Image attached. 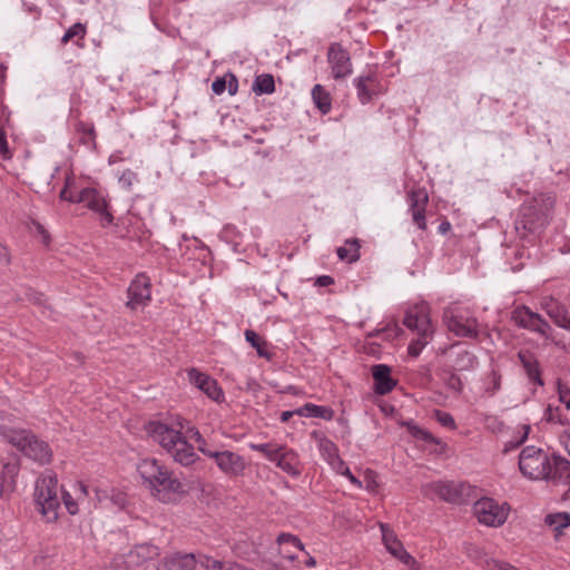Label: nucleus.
Segmentation results:
<instances>
[{
  "label": "nucleus",
  "instance_id": "nucleus-56",
  "mask_svg": "<svg viewBox=\"0 0 570 570\" xmlns=\"http://www.w3.org/2000/svg\"><path fill=\"white\" fill-rule=\"evenodd\" d=\"M6 68L0 67V108L4 111L7 106L4 105V80H6Z\"/></svg>",
  "mask_w": 570,
  "mask_h": 570
},
{
  "label": "nucleus",
  "instance_id": "nucleus-31",
  "mask_svg": "<svg viewBox=\"0 0 570 570\" xmlns=\"http://www.w3.org/2000/svg\"><path fill=\"white\" fill-rule=\"evenodd\" d=\"M401 426H405L409 433L416 440H422L430 444H440L439 439L433 436L429 431L419 426L413 420L401 421Z\"/></svg>",
  "mask_w": 570,
  "mask_h": 570
},
{
  "label": "nucleus",
  "instance_id": "nucleus-16",
  "mask_svg": "<svg viewBox=\"0 0 570 570\" xmlns=\"http://www.w3.org/2000/svg\"><path fill=\"white\" fill-rule=\"evenodd\" d=\"M188 382L202 391L210 400L222 403L225 400L224 392L217 381L196 367L187 370Z\"/></svg>",
  "mask_w": 570,
  "mask_h": 570
},
{
  "label": "nucleus",
  "instance_id": "nucleus-26",
  "mask_svg": "<svg viewBox=\"0 0 570 570\" xmlns=\"http://www.w3.org/2000/svg\"><path fill=\"white\" fill-rule=\"evenodd\" d=\"M518 357L529 381L538 386H542L543 380L541 377V367L538 358L528 351L519 352Z\"/></svg>",
  "mask_w": 570,
  "mask_h": 570
},
{
  "label": "nucleus",
  "instance_id": "nucleus-58",
  "mask_svg": "<svg viewBox=\"0 0 570 570\" xmlns=\"http://www.w3.org/2000/svg\"><path fill=\"white\" fill-rule=\"evenodd\" d=\"M448 386L455 391V392H460L462 390V382H461V379L459 376H456L455 374H452L449 380H448Z\"/></svg>",
  "mask_w": 570,
  "mask_h": 570
},
{
  "label": "nucleus",
  "instance_id": "nucleus-61",
  "mask_svg": "<svg viewBox=\"0 0 570 570\" xmlns=\"http://www.w3.org/2000/svg\"><path fill=\"white\" fill-rule=\"evenodd\" d=\"M35 226H36V230L39 235H41L42 237V242L43 244L48 245L49 242H50V236H49V233L46 230V228L39 224V223H35Z\"/></svg>",
  "mask_w": 570,
  "mask_h": 570
},
{
  "label": "nucleus",
  "instance_id": "nucleus-50",
  "mask_svg": "<svg viewBox=\"0 0 570 570\" xmlns=\"http://www.w3.org/2000/svg\"><path fill=\"white\" fill-rule=\"evenodd\" d=\"M72 495L78 502H82L88 495L87 485L82 482H76L72 485Z\"/></svg>",
  "mask_w": 570,
  "mask_h": 570
},
{
  "label": "nucleus",
  "instance_id": "nucleus-52",
  "mask_svg": "<svg viewBox=\"0 0 570 570\" xmlns=\"http://www.w3.org/2000/svg\"><path fill=\"white\" fill-rule=\"evenodd\" d=\"M485 428L491 430L492 432H500L503 430V422L500 421L497 416L488 415L484 420Z\"/></svg>",
  "mask_w": 570,
  "mask_h": 570
},
{
  "label": "nucleus",
  "instance_id": "nucleus-30",
  "mask_svg": "<svg viewBox=\"0 0 570 570\" xmlns=\"http://www.w3.org/2000/svg\"><path fill=\"white\" fill-rule=\"evenodd\" d=\"M245 340L250 344L252 347L256 350L258 356L266 360L272 358L273 354L268 351V343L263 340L255 331L246 330Z\"/></svg>",
  "mask_w": 570,
  "mask_h": 570
},
{
  "label": "nucleus",
  "instance_id": "nucleus-57",
  "mask_svg": "<svg viewBox=\"0 0 570 570\" xmlns=\"http://www.w3.org/2000/svg\"><path fill=\"white\" fill-rule=\"evenodd\" d=\"M226 89V80L224 78H216L212 83V90L216 95H222Z\"/></svg>",
  "mask_w": 570,
  "mask_h": 570
},
{
  "label": "nucleus",
  "instance_id": "nucleus-63",
  "mask_svg": "<svg viewBox=\"0 0 570 570\" xmlns=\"http://www.w3.org/2000/svg\"><path fill=\"white\" fill-rule=\"evenodd\" d=\"M333 283H334V279L328 275H322V276L317 277V279H316V285L323 286V287L332 285Z\"/></svg>",
  "mask_w": 570,
  "mask_h": 570
},
{
  "label": "nucleus",
  "instance_id": "nucleus-20",
  "mask_svg": "<svg viewBox=\"0 0 570 570\" xmlns=\"http://www.w3.org/2000/svg\"><path fill=\"white\" fill-rule=\"evenodd\" d=\"M20 472L18 462H7L0 470V500L9 501L17 490V481Z\"/></svg>",
  "mask_w": 570,
  "mask_h": 570
},
{
  "label": "nucleus",
  "instance_id": "nucleus-38",
  "mask_svg": "<svg viewBox=\"0 0 570 570\" xmlns=\"http://www.w3.org/2000/svg\"><path fill=\"white\" fill-rule=\"evenodd\" d=\"M530 425H521L520 429L517 431V434L504 444L503 451L507 453L519 448L528 439Z\"/></svg>",
  "mask_w": 570,
  "mask_h": 570
},
{
  "label": "nucleus",
  "instance_id": "nucleus-6",
  "mask_svg": "<svg viewBox=\"0 0 570 570\" xmlns=\"http://www.w3.org/2000/svg\"><path fill=\"white\" fill-rule=\"evenodd\" d=\"M0 433L8 443L32 461L39 464H47L51 461L52 451L48 443L38 440L31 432L2 426Z\"/></svg>",
  "mask_w": 570,
  "mask_h": 570
},
{
  "label": "nucleus",
  "instance_id": "nucleus-14",
  "mask_svg": "<svg viewBox=\"0 0 570 570\" xmlns=\"http://www.w3.org/2000/svg\"><path fill=\"white\" fill-rule=\"evenodd\" d=\"M210 460H213L218 470L228 478L243 475L247 466L243 455L226 449H217Z\"/></svg>",
  "mask_w": 570,
  "mask_h": 570
},
{
  "label": "nucleus",
  "instance_id": "nucleus-11",
  "mask_svg": "<svg viewBox=\"0 0 570 570\" xmlns=\"http://www.w3.org/2000/svg\"><path fill=\"white\" fill-rule=\"evenodd\" d=\"M511 507L508 502H498L492 498H481L473 504V514L481 524L501 527L508 519Z\"/></svg>",
  "mask_w": 570,
  "mask_h": 570
},
{
  "label": "nucleus",
  "instance_id": "nucleus-5",
  "mask_svg": "<svg viewBox=\"0 0 570 570\" xmlns=\"http://www.w3.org/2000/svg\"><path fill=\"white\" fill-rule=\"evenodd\" d=\"M554 200V196L551 194H539L524 202L515 222L517 230L523 229L528 233L541 230L549 224Z\"/></svg>",
  "mask_w": 570,
  "mask_h": 570
},
{
  "label": "nucleus",
  "instance_id": "nucleus-15",
  "mask_svg": "<svg viewBox=\"0 0 570 570\" xmlns=\"http://www.w3.org/2000/svg\"><path fill=\"white\" fill-rule=\"evenodd\" d=\"M327 62L334 79H344L353 72L351 56L341 43L334 42L328 47Z\"/></svg>",
  "mask_w": 570,
  "mask_h": 570
},
{
  "label": "nucleus",
  "instance_id": "nucleus-13",
  "mask_svg": "<svg viewBox=\"0 0 570 570\" xmlns=\"http://www.w3.org/2000/svg\"><path fill=\"white\" fill-rule=\"evenodd\" d=\"M422 492L430 499L439 498L449 503H460L466 492V487L461 482L435 481L422 487Z\"/></svg>",
  "mask_w": 570,
  "mask_h": 570
},
{
  "label": "nucleus",
  "instance_id": "nucleus-21",
  "mask_svg": "<svg viewBox=\"0 0 570 570\" xmlns=\"http://www.w3.org/2000/svg\"><path fill=\"white\" fill-rule=\"evenodd\" d=\"M273 463L292 476H298L302 472L298 454L285 445L281 446Z\"/></svg>",
  "mask_w": 570,
  "mask_h": 570
},
{
  "label": "nucleus",
  "instance_id": "nucleus-23",
  "mask_svg": "<svg viewBox=\"0 0 570 570\" xmlns=\"http://www.w3.org/2000/svg\"><path fill=\"white\" fill-rule=\"evenodd\" d=\"M374 379V391L379 395L390 393L396 385V381L391 376V367L386 364H376L372 366Z\"/></svg>",
  "mask_w": 570,
  "mask_h": 570
},
{
  "label": "nucleus",
  "instance_id": "nucleus-54",
  "mask_svg": "<svg viewBox=\"0 0 570 570\" xmlns=\"http://www.w3.org/2000/svg\"><path fill=\"white\" fill-rule=\"evenodd\" d=\"M0 157L2 159H9L11 157L8 148V142L6 138V134L0 129Z\"/></svg>",
  "mask_w": 570,
  "mask_h": 570
},
{
  "label": "nucleus",
  "instance_id": "nucleus-4",
  "mask_svg": "<svg viewBox=\"0 0 570 570\" xmlns=\"http://www.w3.org/2000/svg\"><path fill=\"white\" fill-rule=\"evenodd\" d=\"M138 472L151 494L164 503L173 502L184 493L183 483L156 459L141 460L138 464Z\"/></svg>",
  "mask_w": 570,
  "mask_h": 570
},
{
  "label": "nucleus",
  "instance_id": "nucleus-43",
  "mask_svg": "<svg viewBox=\"0 0 570 570\" xmlns=\"http://www.w3.org/2000/svg\"><path fill=\"white\" fill-rule=\"evenodd\" d=\"M197 563H199L206 570H226V563H223L222 561L206 554H199L197 558Z\"/></svg>",
  "mask_w": 570,
  "mask_h": 570
},
{
  "label": "nucleus",
  "instance_id": "nucleus-12",
  "mask_svg": "<svg viewBox=\"0 0 570 570\" xmlns=\"http://www.w3.org/2000/svg\"><path fill=\"white\" fill-rule=\"evenodd\" d=\"M511 321L520 328L528 330L540 335L546 340L552 338V327L538 313L531 311L528 306H517L511 314Z\"/></svg>",
  "mask_w": 570,
  "mask_h": 570
},
{
  "label": "nucleus",
  "instance_id": "nucleus-48",
  "mask_svg": "<svg viewBox=\"0 0 570 570\" xmlns=\"http://www.w3.org/2000/svg\"><path fill=\"white\" fill-rule=\"evenodd\" d=\"M62 500H63V503L66 505V509L67 511L75 515L78 513L79 511V503L75 497L72 495V493H70L69 491H63L62 492Z\"/></svg>",
  "mask_w": 570,
  "mask_h": 570
},
{
  "label": "nucleus",
  "instance_id": "nucleus-24",
  "mask_svg": "<svg viewBox=\"0 0 570 570\" xmlns=\"http://www.w3.org/2000/svg\"><path fill=\"white\" fill-rule=\"evenodd\" d=\"M159 556V548L151 543L135 546L127 556L129 567H141L145 562Z\"/></svg>",
  "mask_w": 570,
  "mask_h": 570
},
{
  "label": "nucleus",
  "instance_id": "nucleus-41",
  "mask_svg": "<svg viewBox=\"0 0 570 570\" xmlns=\"http://www.w3.org/2000/svg\"><path fill=\"white\" fill-rule=\"evenodd\" d=\"M86 33V26L81 22H76L71 27H69L68 30L65 32V35L61 38V43L66 45L75 38L82 40Z\"/></svg>",
  "mask_w": 570,
  "mask_h": 570
},
{
  "label": "nucleus",
  "instance_id": "nucleus-28",
  "mask_svg": "<svg viewBox=\"0 0 570 570\" xmlns=\"http://www.w3.org/2000/svg\"><path fill=\"white\" fill-rule=\"evenodd\" d=\"M313 438L317 441L318 451L322 458L330 463L335 460L338 455V449L336 444L322 433L313 432Z\"/></svg>",
  "mask_w": 570,
  "mask_h": 570
},
{
  "label": "nucleus",
  "instance_id": "nucleus-60",
  "mask_svg": "<svg viewBox=\"0 0 570 570\" xmlns=\"http://www.w3.org/2000/svg\"><path fill=\"white\" fill-rule=\"evenodd\" d=\"M343 476L347 478L348 481L357 489L362 488V482L352 473L350 468H344Z\"/></svg>",
  "mask_w": 570,
  "mask_h": 570
},
{
  "label": "nucleus",
  "instance_id": "nucleus-29",
  "mask_svg": "<svg viewBox=\"0 0 570 570\" xmlns=\"http://www.w3.org/2000/svg\"><path fill=\"white\" fill-rule=\"evenodd\" d=\"M360 247L357 238H350L345 240L344 246L336 249V254L341 261L354 263L360 258Z\"/></svg>",
  "mask_w": 570,
  "mask_h": 570
},
{
  "label": "nucleus",
  "instance_id": "nucleus-45",
  "mask_svg": "<svg viewBox=\"0 0 570 570\" xmlns=\"http://www.w3.org/2000/svg\"><path fill=\"white\" fill-rule=\"evenodd\" d=\"M433 416L442 426L449 428L451 430L456 429L454 417L450 413L441 410H435L433 412Z\"/></svg>",
  "mask_w": 570,
  "mask_h": 570
},
{
  "label": "nucleus",
  "instance_id": "nucleus-53",
  "mask_svg": "<svg viewBox=\"0 0 570 570\" xmlns=\"http://www.w3.org/2000/svg\"><path fill=\"white\" fill-rule=\"evenodd\" d=\"M80 128L83 132V137L81 138L82 142L87 145H94L96 139L95 128L92 126L87 127L83 124L80 125Z\"/></svg>",
  "mask_w": 570,
  "mask_h": 570
},
{
  "label": "nucleus",
  "instance_id": "nucleus-36",
  "mask_svg": "<svg viewBox=\"0 0 570 570\" xmlns=\"http://www.w3.org/2000/svg\"><path fill=\"white\" fill-rule=\"evenodd\" d=\"M387 551L409 569L414 570L416 568V560L404 549L402 542H399L394 547L387 549Z\"/></svg>",
  "mask_w": 570,
  "mask_h": 570
},
{
  "label": "nucleus",
  "instance_id": "nucleus-3",
  "mask_svg": "<svg viewBox=\"0 0 570 570\" xmlns=\"http://www.w3.org/2000/svg\"><path fill=\"white\" fill-rule=\"evenodd\" d=\"M185 420L177 417L171 423L150 422L148 432L167 453L171 455L175 462L188 466L198 459L194 446L188 443L183 435Z\"/></svg>",
  "mask_w": 570,
  "mask_h": 570
},
{
  "label": "nucleus",
  "instance_id": "nucleus-18",
  "mask_svg": "<svg viewBox=\"0 0 570 570\" xmlns=\"http://www.w3.org/2000/svg\"><path fill=\"white\" fill-rule=\"evenodd\" d=\"M353 83L356 88L357 98L363 105L370 102L374 96L382 95L385 91V87L379 81L376 73L372 71L355 78Z\"/></svg>",
  "mask_w": 570,
  "mask_h": 570
},
{
  "label": "nucleus",
  "instance_id": "nucleus-59",
  "mask_svg": "<svg viewBox=\"0 0 570 570\" xmlns=\"http://www.w3.org/2000/svg\"><path fill=\"white\" fill-rule=\"evenodd\" d=\"M328 464L333 468V470H335L336 473L341 475L344 472V468H348L345 464V462L340 458V455H337L336 459L332 460Z\"/></svg>",
  "mask_w": 570,
  "mask_h": 570
},
{
  "label": "nucleus",
  "instance_id": "nucleus-37",
  "mask_svg": "<svg viewBox=\"0 0 570 570\" xmlns=\"http://www.w3.org/2000/svg\"><path fill=\"white\" fill-rule=\"evenodd\" d=\"M464 551L469 559H471L473 562L478 563L485 570H488L485 567L487 560H493L492 558H489L480 547L473 543H466L464 546Z\"/></svg>",
  "mask_w": 570,
  "mask_h": 570
},
{
  "label": "nucleus",
  "instance_id": "nucleus-64",
  "mask_svg": "<svg viewBox=\"0 0 570 570\" xmlns=\"http://www.w3.org/2000/svg\"><path fill=\"white\" fill-rule=\"evenodd\" d=\"M226 570H254L237 562H227Z\"/></svg>",
  "mask_w": 570,
  "mask_h": 570
},
{
  "label": "nucleus",
  "instance_id": "nucleus-55",
  "mask_svg": "<svg viewBox=\"0 0 570 570\" xmlns=\"http://www.w3.org/2000/svg\"><path fill=\"white\" fill-rule=\"evenodd\" d=\"M544 417L548 422H554V423H559L561 422L560 421V415H559V409L558 407H552L551 405H549L546 410V413H544Z\"/></svg>",
  "mask_w": 570,
  "mask_h": 570
},
{
  "label": "nucleus",
  "instance_id": "nucleus-2",
  "mask_svg": "<svg viewBox=\"0 0 570 570\" xmlns=\"http://www.w3.org/2000/svg\"><path fill=\"white\" fill-rule=\"evenodd\" d=\"M185 420L177 417L171 423L150 422L148 432L167 453L171 455L175 462L188 466L198 459L194 446L188 443L183 435Z\"/></svg>",
  "mask_w": 570,
  "mask_h": 570
},
{
  "label": "nucleus",
  "instance_id": "nucleus-40",
  "mask_svg": "<svg viewBox=\"0 0 570 570\" xmlns=\"http://www.w3.org/2000/svg\"><path fill=\"white\" fill-rule=\"evenodd\" d=\"M305 410L308 411L307 417H321V419L330 421L334 416V411L328 406H322V405H316L313 403H306Z\"/></svg>",
  "mask_w": 570,
  "mask_h": 570
},
{
  "label": "nucleus",
  "instance_id": "nucleus-49",
  "mask_svg": "<svg viewBox=\"0 0 570 570\" xmlns=\"http://www.w3.org/2000/svg\"><path fill=\"white\" fill-rule=\"evenodd\" d=\"M137 180V174L131 169H126L118 177L119 185L125 189H130L132 184Z\"/></svg>",
  "mask_w": 570,
  "mask_h": 570
},
{
  "label": "nucleus",
  "instance_id": "nucleus-19",
  "mask_svg": "<svg viewBox=\"0 0 570 570\" xmlns=\"http://www.w3.org/2000/svg\"><path fill=\"white\" fill-rule=\"evenodd\" d=\"M429 203V194L424 188L412 189L409 193V205L412 219L421 229H426L425 209Z\"/></svg>",
  "mask_w": 570,
  "mask_h": 570
},
{
  "label": "nucleus",
  "instance_id": "nucleus-8",
  "mask_svg": "<svg viewBox=\"0 0 570 570\" xmlns=\"http://www.w3.org/2000/svg\"><path fill=\"white\" fill-rule=\"evenodd\" d=\"M403 323L409 330L417 333V338L409 346V353L413 356H417L433 334L429 306L426 304H420L410 307L405 313Z\"/></svg>",
  "mask_w": 570,
  "mask_h": 570
},
{
  "label": "nucleus",
  "instance_id": "nucleus-51",
  "mask_svg": "<svg viewBox=\"0 0 570 570\" xmlns=\"http://www.w3.org/2000/svg\"><path fill=\"white\" fill-rule=\"evenodd\" d=\"M485 567L488 570H518L515 567L500 560H487Z\"/></svg>",
  "mask_w": 570,
  "mask_h": 570
},
{
  "label": "nucleus",
  "instance_id": "nucleus-10",
  "mask_svg": "<svg viewBox=\"0 0 570 570\" xmlns=\"http://www.w3.org/2000/svg\"><path fill=\"white\" fill-rule=\"evenodd\" d=\"M443 318L449 331L456 336L478 337L479 322L468 308L458 305L449 306L444 309Z\"/></svg>",
  "mask_w": 570,
  "mask_h": 570
},
{
  "label": "nucleus",
  "instance_id": "nucleus-17",
  "mask_svg": "<svg viewBox=\"0 0 570 570\" xmlns=\"http://www.w3.org/2000/svg\"><path fill=\"white\" fill-rule=\"evenodd\" d=\"M150 279L145 274H138L130 283L127 294V306L131 309L146 306L151 299Z\"/></svg>",
  "mask_w": 570,
  "mask_h": 570
},
{
  "label": "nucleus",
  "instance_id": "nucleus-62",
  "mask_svg": "<svg viewBox=\"0 0 570 570\" xmlns=\"http://www.w3.org/2000/svg\"><path fill=\"white\" fill-rule=\"evenodd\" d=\"M0 263L2 264H9L10 263V255L8 252V248L0 243Z\"/></svg>",
  "mask_w": 570,
  "mask_h": 570
},
{
  "label": "nucleus",
  "instance_id": "nucleus-46",
  "mask_svg": "<svg viewBox=\"0 0 570 570\" xmlns=\"http://www.w3.org/2000/svg\"><path fill=\"white\" fill-rule=\"evenodd\" d=\"M277 543L279 546H284V544H291L293 546L296 550H303L304 549V546L303 543L301 542V540L291 534V533H281L278 537H277Z\"/></svg>",
  "mask_w": 570,
  "mask_h": 570
},
{
  "label": "nucleus",
  "instance_id": "nucleus-39",
  "mask_svg": "<svg viewBox=\"0 0 570 570\" xmlns=\"http://www.w3.org/2000/svg\"><path fill=\"white\" fill-rule=\"evenodd\" d=\"M282 445L276 443H252L249 448L256 452L262 453L268 461L273 462L277 452L281 450Z\"/></svg>",
  "mask_w": 570,
  "mask_h": 570
},
{
  "label": "nucleus",
  "instance_id": "nucleus-47",
  "mask_svg": "<svg viewBox=\"0 0 570 570\" xmlns=\"http://www.w3.org/2000/svg\"><path fill=\"white\" fill-rule=\"evenodd\" d=\"M557 393L560 403H562L567 410L570 409V387L562 383L560 380L557 382Z\"/></svg>",
  "mask_w": 570,
  "mask_h": 570
},
{
  "label": "nucleus",
  "instance_id": "nucleus-1",
  "mask_svg": "<svg viewBox=\"0 0 570 570\" xmlns=\"http://www.w3.org/2000/svg\"><path fill=\"white\" fill-rule=\"evenodd\" d=\"M519 470L531 481H546L554 485H570V461L548 451L528 445L519 454Z\"/></svg>",
  "mask_w": 570,
  "mask_h": 570
},
{
  "label": "nucleus",
  "instance_id": "nucleus-7",
  "mask_svg": "<svg viewBox=\"0 0 570 570\" xmlns=\"http://www.w3.org/2000/svg\"><path fill=\"white\" fill-rule=\"evenodd\" d=\"M73 179L68 177L63 189L60 191V198L69 203H83L85 206L99 215V222L102 227L110 226L114 222L112 214L108 210V202L105 195L96 188H83L79 193L71 191Z\"/></svg>",
  "mask_w": 570,
  "mask_h": 570
},
{
  "label": "nucleus",
  "instance_id": "nucleus-34",
  "mask_svg": "<svg viewBox=\"0 0 570 570\" xmlns=\"http://www.w3.org/2000/svg\"><path fill=\"white\" fill-rule=\"evenodd\" d=\"M253 90L257 95H271L275 91V81L272 75L262 73L255 78Z\"/></svg>",
  "mask_w": 570,
  "mask_h": 570
},
{
  "label": "nucleus",
  "instance_id": "nucleus-44",
  "mask_svg": "<svg viewBox=\"0 0 570 570\" xmlns=\"http://www.w3.org/2000/svg\"><path fill=\"white\" fill-rule=\"evenodd\" d=\"M380 528L382 532V540L386 550L401 542L395 535L394 531L387 524L381 523Z\"/></svg>",
  "mask_w": 570,
  "mask_h": 570
},
{
  "label": "nucleus",
  "instance_id": "nucleus-22",
  "mask_svg": "<svg viewBox=\"0 0 570 570\" xmlns=\"http://www.w3.org/2000/svg\"><path fill=\"white\" fill-rule=\"evenodd\" d=\"M541 307L558 327L570 332V314L563 305L553 298H546Z\"/></svg>",
  "mask_w": 570,
  "mask_h": 570
},
{
  "label": "nucleus",
  "instance_id": "nucleus-9",
  "mask_svg": "<svg viewBox=\"0 0 570 570\" xmlns=\"http://www.w3.org/2000/svg\"><path fill=\"white\" fill-rule=\"evenodd\" d=\"M57 489L58 480L51 473H45L36 481L35 502L40 513L49 522L58 518L60 502L57 497Z\"/></svg>",
  "mask_w": 570,
  "mask_h": 570
},
{
  "label": "nucleus",
  "instance_id": "nucleus-32",
  "mask_svg": "<svg viewBox=\"0 0 570 570\" xmlns=\"http://www.w3.org/2000/svg\"><path fill=\"white\" fill-rule=\"evenodd\" d=\"M478 364L475 355L468 350H460L456 352L453 360V367L456 371H470Z\"/></svg>",
  "mask_w": 570,
  "mask_h": 570
},
{
  "label": "nucleus",
  "instance_id": "nucleus-25",
  "mask_svg": "<svg viewBox=\"0 0 570 570\" xmlns=\"http://www.w3.org/2000/svg\"><path fill=\"white\" fill-rule=\"evenodd\" d=\"M197 558L194 553H175L166 557L157 570H195Z\"/></svg>",
  "mask_w": 570,
  "mask_h": 570
},
{
  "label": "nucleus",
  "instance_id": "nucleus-35",
  "mask_svg": "<svg viewBox=\"0 0 570 570\" xmlns=\"http://www.w3.org/2000/svg\"><path fill=\"white\" fill-rule=\"evenodd\" d=\"M187 433L189 434V438L194 439L197 443L198 451L202 452L206 458L212 459V455H214L218 448L210 445L200 434V432L195 428L188 429Z\"/></svg>",
  "mask_w": 570,
  "mask_h": 570
},
{
  "label": "nucleus",
  "instance_id": "nucleus-33",
  "mask_svg": "<svg viewBox=\"0 0 570 570\" xmlns=\"http://www.w3.org/2000/svg\"><path fill=\"white\" fill-rule=\"evenodd\" d=\"M312 98L315 106L322 114H327L331 110V96L322 85H315L312 89Z\"/></svg>",
  "mask_w": 570,
  "mask_h": 570
},
{
  "label": "nucleus",
  "instance_id": "nucleus-27",
  "mask_svg": "<svg viewBox=\"0 0 570 570\" xmlns=\"http://www.w3.org/2000/svg\"><path fill=\"white\" fill-rule=\"evenodd\" d=\"M569 522H570V513L569 512H556L549 513L544 518V523L548 525L553 532V538L559 541L562 537L568 535L569 533Z\"/></svg>",
  "mask_w": 570,
  "mask_h": 570
},
{
  "label": "nucleus",
  "instance_id": "nucleus-42",
  "mask_svg": "<svg viewBox=\"0 0 570 570\" xmlns=\"http://www.w3.org/2000/svg\"><path fill=\"white\" fill-rule=\"evenodd\" d=\"M501 389V375L497 371H491L484 379V392L490 396L494 395Z\"/></svg>",
  "mask_w": 570,
  "mask_h": 570
}]
</instances>
